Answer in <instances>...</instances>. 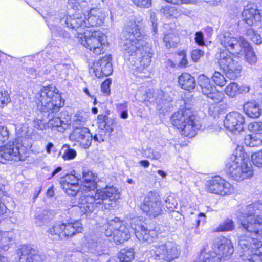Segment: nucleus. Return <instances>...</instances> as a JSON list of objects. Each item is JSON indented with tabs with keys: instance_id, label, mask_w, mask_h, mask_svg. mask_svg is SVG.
I'll list each match as a JSON object with an SVG mask.
<instances>
[{
	"instance_id": "obj_1",
	"label": "nucleus",
	"mask_w": 262,
	"mask_h": 262,
	"mask_svg": "<svg viewBox=\"0 0 262 262\" xmlns=\"http://www.w3.org/2000/svg\"><path fill=\"white\" fill-rule=\"evenodd\" d=\"M105 17L102 10L98 8L91 9L86 18L85 15L81 12L69 15L66 10H61L58 12L50 13L46 17V22L50 29L55 34L62 35L68 37L69 33L64 30L63 32L58 31L55 27L56 23L61 24L64 21L68 28L78 30L77 36L79 41L88 50L96 55L104 52L107 46L106 36L100 31H85V28L101 25Z\"/></svg>"
},
{
	"instance_id": "obj_2",
	"label": "nucleus",
	"mask_w": 262,
	"mask_h": 262,
	"mask_svg": "<svg viewBox=\"0 0 262 262\" xmlns=\"http://www.w3.org/2000/svg\"><path fill=\"white\" fill-rule=\"evenodd\" d=\"M79 179L74 174H68L60 179L62 189L68 195H81L78 201L79 207L84 214L93 212L95 209L103 210L111 209L116 205V201L120 198V193L113 186L97 190L94 192L82 191V186L79 184Z\"/></svg>"
},
{
	"instance_id": "obj_3",
	"label": "nucleus",
	"mask_w": 262,
	"mask_h": 262,
	"mask_svg": "<svg viewBox=\"0 0 262 262\" xmlns=\"http://www.w3.org/2000/svg\"><path fill=\"white\" fill-rule=\"evenodd\" d=\"M147 40V37L141 34L136 23L130 22L122 32L120 42L125 58L129 59L140 54L141 65L144 67L149 66L152 52Z\"/></svg>"
},
{
	"instance_id": "obj_4",
	"label": "nucleus",
	"mask_w": 262,
	"mask_h": 262,
	"mask_svg": "<svg viewBox=\"0 0 262 262\" xmlns=\"http://www.w3.org/2000/svg\"><path fill=\"white\" fill-rule=\"evenodd\" d=\"M57 91L53 86L43 87L35 94V100L38 106L40 105V113L48 120V127L52 129L56 127L58 131H61L63 121L55 115L63 106L64 100Z\"/></svg>"
},
{
	"instance_id": "obj_5",
	"label": "nucleus",
	"mask_w": 262,
	"mask_h": 262,
	"mask_svg": "<svg viewBox=\"0 0 262 262\" xmlns=\"http://www.w3.org/2000/svg\"><path fill=\"white\" fill-rule=\"evenodd\" d=\"M262 211V202L256 201L248 205L243 211L236 213L238 222L246 231L245 235H262V216L257 214Z\"/></svg>"
},
{
	"instance_id": "obj_6",
	"label": "nucleus",
	"mask_w": 262,
	"mask_h": 262,
	"mask_svg": "<svg viewBox=\"0 0 262 262\" xmlns=\"http://www.w3.org/2000/svg\"><path fill=\"white\" fill-rule=\"evenodd\" d=\"M171 120L173 125L185 136L194 137L196 132L201 127L200 121L196 119L193 111L190 108H185L175 112Z\"/></svg>"
},
{
	"instance_id": "obj_7",
	"label": "nucleus",
	"mask_w": 262,
	"mask_h": 262,
	"mask_svg": "<svg viewBox=\"0 0 262 262\" xmlns=\"http://www.w3.org/2000/svg\"><path fill=\"white\" fill-rule=\"evenodd\" d=\"M259 236L241 235L238 236L241 262H262V244Z\"/></svg>"
},
{
	"instance_id": "obj_8",
	"label": "nucleus",
	"mask_w": 262,
	"mask_h": 262,
	"mask_svg": "<svg viewBox=\"0 0 262 262\" xmlns=\"http://www.w3.org/2000/svg\"><path fill=\"white\" fill-rule=\"evenodd\" d=\"M149 252L155 259L171 262L179 257L181 250V246L174 241H160L152 246Z\"/></svg>"
},
{
	"instance_id": "obj_9",
	"label": "nucleus",
	"mask_w": 262,
	"mask_h": 262,
	"mask_svg": "<svg viewBox=\"0 0 262 262\" xmlns=\"http://www.w3.org/2000/svg\"><path fill=\"white\" fill-rule=\"evenodd\" d=\"M15 131L17 136L16 139L12 142V144L10 143L5 145V146L13 149V152H10L12 156H13V155H20V157L22 158L20 159L14 160V161H24L27 157V150L28 147V146L26 145L25 142L30 136L28 124L26 123L16 124L15 125Z\"/></svg>"
},
{
	"instance_id": "obj_10",
	"label": "nucleus",
	"mask_w": 262,
	"mask_h": 262,
	"mask_svg": "<svg viewBox=\"0 0 262 262\" xmlns=\"http://www.w3.org/2000/svg\"><path fill=\"white\" fill-rule=\"evenodd\" d=\"M83 230L82 225L79 221L68 223L56 224L50 227L47 233L48 236L53 239H63L67 237H72Z\"/></svg>"
},
{
	"instance_id": "obj_11",
	"label": "nucleus",
	"mask_w": 262,
	"mask_h": 262,
	"mask_svg": "<svg viewBox=\"0 0 262 262\" xmlns=\"http://www.w3.org/2000/svg\"><path fill=\"white\" fill-rule=\"evenodd\" d=\"M230 54L227 51L220 52L218 63L228 78L235 79L239 76L242 67L238 61L233 59Z\"/></svg>"
},
{
	"instance_id": "obj_12",
	"label": "nucleus",
	"mask_w": 262,
	"mask_h": 262,
	"mask_svg": "<svg viewBox=\"0 0 262 262\" xmlns=\"http://www.w3.org/2000/svg\"><path fill=\"white\" fill-rule=\"evenodd\" d=\"M205 185L208 192L221 196L230 195L235 192L234 186L219 176L212 177L206 182Z\"/></svg>"
},
{
	"instance_id": "obj_13",
	"label": "nucleus",
	"mask_w": 262,
	"mask_h": 262,
	"mask_svg": "<svg viewBox=\"0 0 262 262\" xmlns=\"http://www.w3.org/2000/svg\"><path fill=\"white\" fill-rule=\"evenodd\" d=\"M162 206L159 196L153 192H148L141 205V209L150 218H155L162 214Z\"/></svg>"
},
{
	"instance_id": "obj_14",
	"label": "nucleus",
	"mask_w": 262,
	"mask_h": 262,
	"mask_svg": "<svg viewBox=\"0 0 262 262\" xmlns=\"http://www.w3.org/2000/svg\"><path fill=\"white\" fill-rule=\"evenodd\" d=\"M219 41L228 53L232 54L239 55L242 52L243 41H247L243 37L237 38L228 32L221 33L219 35Z\"/></svg>"
},
{
	"instance_id": "obj_15",
	"label": "nucleus",
	"mask_w": 262,
	"mask_h": 262,
	"mask_svg": "<svg viewBox=\"0 0 262 262\" xmlns=\"http://www.w3.org/2000/svg\"><path fill=\"white\" fill-rule=\"evenodd\" d=\"M129 223L131 228L134 230L136 237L139 241L143 242H150L157 236L156 231L148 229L145 227L146 224L140 217H133Z\"/></svg>"
},
{
	"instance_id": "obj_16",
	"label": "nucleus",
	"mask_w": 262,
	"mask_h": 262,
	"mask_svg": "<svg viewBox=\"0 0 262 262\" xmlns=\"http://www.w3.org/2000/svg\"><path fill=\"white\" fill-rule=\"evenodd\" d=\"M247 160L246 154L241 149H236L228 159L226 168L227 173L232 179H241V176L237 170Z\"/></svg>"
},
{
	"instance_id": "obj_17",
	"label": "nucleus",
	"mask_w": 262,
	"mask_h": 262,
	"mask_svg": "<svg viewBox=\"0 0 262 262\" xmlns=\"http://www.w3.org/2000/svg\"><path fill=\"white\" fill-rule=\"evenodd\" d=\"M198 83L201 88L202 93L215 103L221 102L224 97L223 93L216 90V87L211 83L209 78L204 75L198 77Z\"/></svg>"
},
{
	"instance_id": "obj_18",
	"label": "nucleus",
	"mask_w": 262,
	"mask_h": 262,
	"mask_svg": "<svg viewBox=\"0 0 262 262\" xmlns=\"http://www.w3.org/2000/svg\"><path fill=\"white\" fill-rule=\"evenodd\" d=\"M225 128L233 134H236L244 130L245 118L237 112H231L227 114L224 120Z\"/></svg>"
},
{
	"instance_id": "obj_19",
	"label": "nucleus",
	"mask_w": 262,
	"mask_h": 262,
	"mask_svg": "<svg viewBox=\"0 0 262 262\" xmlns=\"http://www.w3.org/2000/svg\"><path fill=\"white\" fill-rule=\"evenodd\" d=\"M71 141L74 142L75 145H78L82 148H88L91 145L93 135L86 127L74 129L69 136Z\"/></svg>"
},
{
	"instance_id": "obj_20",
	"label": "nucleus",
	"mask_w": 262,
	"mask_h": 262,
	"mask_svg": "<svg viewBox=\"0 0 262 262\" xmlns=\"http://www.w3.org/2000/svg\"><path fill=\"white\" fill-rule=\"evenodd\" d=\"M18 262H41L43 257L32 246L23 245L17 250Z\"/></svg>"
},
{
	"instance_id": "obj_21",
	"label": "nucleus",
	"mask_w": 262,
	"mask_h": 262,
	"mask_svg": "<svg viewBox=\"0 0 262 262\" xmlns=\"http://www.w3.org/2000/svg\"><path fill=\"white\" fill-rule=\"evenodd\" d=\"M111 60L112 56L109 55L93 63L91 68L97 77H106L112 74L113 67Z\"/></svg>"
},
{
	"instance_id": "obj_22",
	"label": "nucleus",
	"mask_w": 262,
	"mask_h": 262,
	"mask_svg": "<svg viewBox=\"0 0 262 262\" xmlns=\"http://www.w3.org/2000/svg\"><path fill=\"white\" fill-rule=\"evenodd\" d=\"M110 226L115 225L114 241L116 243H121L128 240L130 237V231L125 224L118 217L109 221Z\"/></svg>"
},
{
	"instance_id": "obj_23",
	"label": "nucleus",
	"mask_w": 262,
	"mask_h": 262,
	"mask_svg": "<svg viewBox=\"0 0 262 262\" xmlns=\"http://www.w3.org/2000/svg\"><path fill=\"white\" fill-rule=\"evenodd\" d=\"M211 249L213 251H216L217 254H220L221 258L224 256H230L234 251L231 240L225 238L214 243L212 246Z\"/></svg>"
},
{
	"instance_id": "obj_24",
	"label": "nucleus",
	"mask_w": 262,
	"mask_h": 262,
	"mask_svg": "<svg viewBox=\"0 0 262 262\" xmlns=\"http://www.w3.org/2000/svg\"><path fill=\"white\" fill-rule=\"evenodd\" d=\"M172 99L168 93L161 90H157L153 93L152 99L151 100L157 104L158 110H167L170 107Z\"/></svg>"
},
{
	"instance_id": "obj_25",
	"label": "nucleus",
	"mask_w": 262,
	"mask_h": 262,
	"mask_svg": "<svg viewBox=\"0 0 262 262\" xmlns=\"http://www.w3.org/2000/svg\"><path fill=\"white\" fill-rule=\"evenodd\" d=\"M97 176L89 170L83 171L82 181L83 182L82 191H93V195H95V189L97 188Z\"/></svg>"
},
{
	"instance_id": "obj_26",
	"label": "nucleus",
	"mask_w": 262,
	"mask_h": 262,
	"mask_svg": "<svg viewBox=\"0 0 262 262\" xmlns=\"http://www.w3.org/2000/svg\"><path fill=\"white\" fill-rule=\"evenodd\" d=\"M244 111L251 118H258L262 112V109L256 101L247 102L244 104Z\"/></svg>"
},
{
	"instance_id": "obj_27",
	"label": "nucleus",
	"mask_w": 262,
	"mask_h": 262,
	"mask_svg": "<svg viewBox=\"0 0 262 262\" xmlns=\"http://www.w3.org/2000/svg\"><path fill=\"white\" fill-rule=\"evenodd\" d=\"M179 83L182 89L188 91L193 90L196 85L194 77L187 73H183L179 77Z\"/></svg>"
},
{
	"instance_id": "obj_28",
	"label": "nucleus",
	"mask_w": 262,
	"mask_h": 262,
	"mask_svg": "<svg viewBox=\"0 0 262 262\" xmlns=\"http://www.w3.org/2000/svg\"><path fill=\"white\" fill-rule=\"evenodd\" d=\"M242 52L239 54H245V59L250 65L254 64L257 61L256 55L250 45L247 41H243Z\"/></svg>"
},
{
	"instance_id": "obj_29",
	"label": "nucleus",
	"mask_w": 262,
	"mask_h": 262,
	"mask_svg": "<svg viewBox=\"0 0 262 262\" xmlns=\"http://www.w3.org/2000/svg\"><path fill=\"white\" fill-rule=\"evenodd\" d=\"M85 239L88 248L94 249L98 254H100L99 251L103 250L104 247L97 236L95 234H88L85 236Z\"/></svg>"
},
{
	"instance_id": "obj_30",
	"label": "nucleus",
	"mask_w": 262,
	"mask_h": 262,
	"mask_svg": "<svg viewBox=\"0 0 262 262\" xmlns=\"http://www.w3.org/2000/svg\"><path fill=\"white\" fill-rule=\"evenodd\" d=\"M244 143L247 146L258 147L262 145V133H252L247 135Z\"/></svg>"
},
{
	"instance_id": "obj_31",
	"label": "nucleus",
	"mask_w": 262,
	"mask_h": 262,
	"mask_svg": "<svg viewBox=\"0 0 262 262\" xmlns=\"http://www.w3.org/2000/svg\"><path fill=\"white\" fill-rule=\"evenodd\" d=\"M237 172L238 173V174L241 176V179H233L237 181H242L253 176V169L251 166L248 165V159L245 161L241 166H239Z\"/></svg>"
},
{
	"instance_id": "obj_32",
	"label": "nucleus",
	"mask_w": 262,
	"mask_h": 262,
	"mask_svg": "<svg viewBox=\"0 0 262 262\" xmlns=\"http://www.w3.org/2000/svg\"><path fill=\"white\" fill-rule=\"evenodd\" d=\"M14 242L12 232H6L1 235L0 249L7 251Z\"/></svg>"
},
{
	"instance_id": "obj_33",
	"label": "nucleus",
	"mask_w": 262,
	"mask_h": 262,
	"mask_svg": "<svg viewBox=\"0 0 262 262\" xmlns=\"http://www.w3.org/2000/svg\"><path fill=\"white\" fill-rule=\"evenodd\" d=\"M70 66L68 63H59L54 66V68L52 69L51 72L55 73L57 76L61 79H66L70 70Z\"/></svg>"
},
{
	"instance_id": "obj_34",
	"label": "nucleus",
	"mask_w": 262,
	"mask_h": 262,
	"mask_svg": "<svg viewBox=\"0 0 262 262\" xmlns=\"http://www.w3.org/2000/svg\"><path fill=\"white\" fill-rule=\"evenodd\" d=\"M51 215L49 211L39 209L35 214V223L38 226H41L51 219Z\"/></svg>"
},
{
	"instance_id": "obj_35",
	"label": "nucleus",
	"mask_w": 262,
	"mask_h": 262,
	"mask_svg": "<svg viewBox=\"0 0 262 262\" xmlns=\"http://www.w3.org/2000/svg\"><path fill=\"white\" fill-rule=\"evenodd\" d=\"M11 152H13V149L7 147L5 145L0 147V162L4 163L3 160H14L21 159L20 155L16 156L14 155L12 156L10 154Z\"/></svg>"
},
{
	"instance_id": "obj_36",
	"label": "nucleus",
	"mask_w": 262,
	"mask_h": 262,
	"mask_svg": "<svg viewBox=\"0 0 262 262\" xmlns=\"http://www.w3.org/2000/svg\"><path fill=\"white\" fill-rule=\"evenodd\" d=\"M134 251L132 248H126L121 250L118 256L120 262H132L134 258Z\"/></svg>"
},
{
	"instance_id": "obj_37",
	"label": "nucleus",
	"mask_w": 262,
	"mask_h": 262,
	"mask_svg": "<svg viewBox=\"0 0 262 262\" xmlns=\"http://www.w3.org/2000/svg\"><path fill=\"white\" fill-rule=\"evenodd\" d=\"M201 254L203 257L202 260L199 262H220L222 259L220 254L217 255L216 251H213L212 249L204 253L202 252Z\"/></svg>"
},
{
	"instance_id": "obj_38",
	"label": "nucleus",
	"mask_w": 262,
	"mask_h": 262,
	"mask_svg": "<svg viewBox=\"0 0 262 262\" xmlns=\"http://www.w3.org/2000/svg\"><path fill=\"white\" fill-rule=\"evenodd\" d=\"M88 115L85 113L76 114L73 121V126L75 129L83 127L87 121Z\"/></svg>"
},
{
	"instance_id": "obj_39",
	"label": "nucleus",
	"mask_w": 262,
	"mask_h": 262,
	"mask_svg": "<svg viewBox=\"0 0 262 262\" xmlns=\"http://www.w3.org/2000/svg\"><path fill=\"white\" fill-rule=\"evenodd\" d=\"M62 155V158L64 160H71L75 159L77 156V152L74 149H72L68 144L63 145L61 151L60 152Z\"/></svg>"
},
{
	"instance_id": "obj_40",
	"label": "nucleus",
	"mask_w": 262,
	"mask_h": 262,
	"mask_svg": "<svg viewBox=\"0 0 262 262\" xmlns=\"http://www.w3.org/2000/svg\"><path fill=\"white\" fill-rule=\"evenodd\" d=\"M160 11L167 18L171 17L177 18L180 15L178 9L173 6H166L163 7L161 8Z\"/></svg>"
},
{
	"instance_id": "obj_41",
	"label": "nucleus",
	"mask_w": 262,
	"mask_h": 262,
	"mask_svg": "<svg viewBox=\"0 0 262 262\" xmlns=\"http://www.w3.org/2000/svg\"><path fill=\"white\" fill-rule=\"evenodd\" d=\"M143 156L150 160H159L162 156L160 151L156 148H148L143 152Z\"/></svg>"
},
{
	"instance_id": "obj_42",
	"label": "nucleus",
	"mask_w": 262,
	"mask_h": 262,
	"mask_svg": "<svg viewBox=\"0 0 262 262\" xmlns=\"http://www.w3.org/2000/svg\"><path fill=\"white\" fill-rule=\"evenodd\" d=\"M68 4L71 8L77 10L78 11L75 13L81 11V9L85 8L87 5V0H68Z\"/></svg>"
},
{
	"instance_id": "obj_43",
	"label": "nucleus",
	"mask_w": 262,
	"mask_h": 262,
	"mask_svg": "<svg viewBox=\"0 0 262 262\" xmlns=\"http://www.w3.org/2000/svg\"><path fill=\"white\" fill-rule=\"evenodd\" d=\"M240 91L239 86L237 83L231 82L227 85L225 89V93L230 97H234L239 94Z\"/></svg>"
},
{
	"instance_id": "obj_44",
	"label": "nucleus",
	"mask_w": 262,
	"mask_h": 262,
	"mask_svg": "<svg viewBox=\"0 0 262 262\" xmlns=\"http://www.w3.org/2000/svg\"><path fill=\"white\" fill-rule=\"evenodd\" d=\"M163 41L167 48L174 47L178 42V38L173 34L169 33L165 34Z\"/></svg>"
},
{
	"instance_id": "obj_45",
	"label": "nucleus",
	"mask_w": 262,
	"mask_h": 262,
	"mask_svg": "<svg viewBox=\"0 0 262 262\" xmlns=\"http://www.w3.org/2000/svg\"><path fill=\"white\" fill-rule=\"evenodd\" d=\"M234 228V224L233 221L231 219H226L221 223L218 228L217 231L220 232L230 231Z\"/></svg>"
},
{
	"instance_id": "obj_46",
	"label": "nucleus",
	"mask_w": 262,
	"mask_h": 262,
	"mask_svg": "<svg viewBox=\"0 0 262 262\" xmlns=\"http://www.w3.org/2000/svg\"><path fill=\"white\" fill-rule=\"evenodd\" d=\"M62 24H61V23H56V25H55V28H56V29H57V30H58V31H59V32H60V31H61V32H63L64 31V30H65V31H66L69 33V34H70L69 32H68V30H66L65 29V28H67L68 30H71L72 31H76V32H77V33H74V32H73V34H74L75 36V37H76L78 38V41H79V42H80L79 41V40H80V39L79 38H78V36H77L78 35V34H79L78 33V30H72V29H70V28H68V27H67V25L64 24V21H62ZM50 30H51V33H52V35H54V36H62V37H64V36H63V35H59V34H54V33L52 32V30H51V29H50ZM70 35H69V36L68 38L70 37ZM64 38H66V37H64Z\"/></svg>"
},
{
	"instance_id": "obj_47",
	"label": "nucleus",
	"mask_w": 262,
	"mask_h": 262,
	"mask_svg": "<svg viewBox=\"0 0 262 262\" xmlns=\"http://www.w3.org/2000/svg\"><path fill=\"white\" fill-rule=\"evenodd\" d=\"M246 35L249 39L256 45H260L262 43V38L260 35L252 29L247 30Z\"/></svg>"
},
{
	"instance_id": "obj_48",
	"label": "nucleus",
	"mask_w": 262,
	"mask_h": 262,
	"mask_svg": "<svg viewBox=\"0 0 262 262\" xmlns=\"http://www.w3.org/2000/svg\"><path fill=\"white\" fill-rule=\"evenodd\" d=\"M251 161L254 165L262 168V149L252 154Z\"/></svg>"
},
{
	"instance_id": "obj_49",
	"label": "nucleus",
	"mask_w": 262,
	"mask_h": 262,
	"mask_svg": "<svg viewBox=\"0 0 262 262\" xmlns=\"http://www.w3.org/2000/svg\"><path fill=\"white\" fill-rule=\"evenodd\" d=\"M211 78L215 84L220 86H224L226 82L225 78L219 72H215Z\"/></svg>"
},
{
	"instance_id": "obj_50",
	"label": "nucleus",
	"mask_w": 262,
	"mask_h": 262,
	"mask_svg": "<svg viewBox=\"0 0 262 262\" xmlns=\"http://www.w3.org/2000/svg\"><path fill=\"white\" fill-rule=\"evenodd\" d=\"M165 206L170 211L174 210L177 205V202L174 196L169 195L165 199Z\"/></svg>"
},
{
	"instance_id": "obj_51",
	"label": "nucleus",
	"mask_w": 262,
	"mask_h": 262,
	"mask_svg": "<svg viewBox=\"0 0 262 262\" xmlns=\"http://www.w3.org/2000/svg\"><path fill=\"white\" fill-rule=\"evenodd\" d=\"M11 101L7 92L0 90V107L3 108Z\"/></svg>"
},
{
	"instance_id": "obj_52",
	"label": "nucleus",
	"mask_w": 262,
	"mask_h": 262,
	"mask_svg": "<svg viewBox=\"0 0 262 262\" xmlns=\"http://www.w3.org/2000/svg\"><path fill=\"white\" fill-rule=\"evenodd\" d=\"M248 129L252 133H262V122H254L248 125Z\"/></svg>"
},
{
	"instance_id": "obj_53",
	"label": "nucleus",
	"mask_w": 262,
	"mask_h": 262,
	"mask_svg": "<svg viewBox=\"0 0 262 262\" xmlns=\"http://www.w3.org/2000/svg\"><path fill=\"white\" fill-rule=\"evenodd\" d=\"M47 122V119L46 117L43 115V117L41 119H38L34 121V127L37 129L42 130L45 127V124Z\"/></svg>"
},
{
	"instance_id": "obj_54",
	"label": "nucleus",
	"mask_w": 262,
	"mask_h": 262,
	"mask_svg": "<svg viewBox=\"0 0 262 262\" xmlns=\"http://www.w3.org/2000/svg\"><path fill=\"white\" fill-rule=\"evenodd\" d=\"M9 138V131L7 127L0 126V144L5 142Z\"/></svg>"
},
{
	"instance_id": "obj_55",
	"label": "nucleus",
	"mask_w": 262,
	"mask_h": 262,
	"mask_svg": "<svg viewBox=\"0 0 262 262\" xmlns=\"http://www.w3.org/2000/svg\"><path fill=\"white\" fill-rule=\"evenodd\" d=\"M112 126V122H109V121L98 124V128L101 130L102 132L105 130L106 132L111 133L113 130Z\"/></svg>"
},
{
	"instance_id": "obj_56",
	"label": "nucleus",
	"mask_w": 262,
	"mask_h": 262,
	"mask_svg": "<svg viewBox=\"0 0 262 262\" xmlns=\"http://www.w3.org/2000/svg\"><path fill=\"white\" fill-rule=\"evenodd\" d=\"M133 3L138 7L149 8L151 5V0H132Z\"/></svg>"
},
{
	"instance_id": "obj_57",
	"label": "nucleus",
	"mask_w": 262,
	"mask_h": 262,
	"mask_svg": "<svg viewBox=\"0 0 262 262\" xmlns=\"http://www.w3.org/2000/svg\"><path fill=\"white\" fill-rule=\"evenodd\" d=\"M204 54L203 50L200 49H194L191 52V58L194 62H198L199 60Z\"/></svg>"
},
{
	"instance_id": "obj_58",
	"label": "nucleus",
	"mask_w": 262,
	"mask_h": 262,
	"mask_svg": "<svg viewBox=\"0 0 262 262\" xmlns=\"http://www.w3.org/2000/svg\"><path fill=\"white\" fill-rule=\"evenodd\" d=\"M112 83V81L110 79H107L101 84V90L103 93L106 95H109L110 92V85Z\"/></svg>"
},
{
	"instance_id": "obj_59",
	"label": "nucleus",
	"mask_w": 262,
	"mask_h": 262,
	"mask_svg": "<svg viewBox=\"0 0 262 262\" xmlns=\"http://www.w3.org/2000/svg\"><path fill=\"white\" fill-rule=\"evenodd\" d=\"M105 228V230L104 232V234L105 236L108 237H111V239L114 240V230L115 229V225L111 226L110 225H109L108 221L106 227Z\"/></svg>"
},
{
	"instance_id": "obj_60",
	"label": "nucleus",
	"mask_w": 262,
	"mask_h": 262,
	"mask_svg": "<svg viewBox=\"0 0 262 262\" xmlns=\"http://www.w3.org/2000/svg\"><path fill=\"white\" fill-rule=\"evenodd\" d=\"M150 20L152 23V31L154 34L157 32V18L155 12H151L150 15Z\"/></svg>"
},
{
	"instance_id": "obj_61",
	"label": "nucleus",
	"mask_w": 262,
	"mask_h": 262,
	"mask_svg": "<svg viewBox=\"0 0 262 262\" xmlns=\"http://www.w3.org/2000/svg\"><path fill=\"white\" fill-rule=\"evenodd\" d=\"M195 42L199 46H203L205 44L204 35L201 31L196 32L195 34Z\"/></svg>"
},
{
	"instance_id": "obj_62",
	"label": "nucleus",
	"mask_w": 262,
	"mask_h": 262,
	"mask_svg": "<svg viewBox=\"0 0 262 262\" xmlns=\"http://www.w3.org/2000/svg\"><path fill=\"white\" fill-rule=\"evenodd\" d=\"M168 3H171L174 5H180L182 4H191L193 3L195 0H165Z\"/></svg>"
},
{
	"instance_id": "obj_63",
	"label": "nucleus",
	"mask_w": 262,
	"mask_h": 262,
	"mask_svg": "<svg viewBox=\"0 0 262 262\" xmlns=\"http://www.w3.org/2000/svg\"><path fill=\"white\" fill-rule=\"evenodd\" d=\"M27 76L30 78H35L38 74L37 71L33 68L29 67L27 69Z\"/></svg>"
},
{
	"instance_id": "obj_64",
	"label": "nucleus",
	"mask_w": 262,
	"mask_h": 262,
	"mask_svg": "<svg viewBox=\"0 0 262 262\" xmlns=\"http://www.w3.org/2000/svg\"><path fill=\"white\" fill-rule=\"evenodd\" d=\"M122 106L123 107L124 109L121 111L120 114V117L122 119H125L128 117V110L126 108L127 106L126 103L123 104Z\"/></svg>"
}]
</instances>
